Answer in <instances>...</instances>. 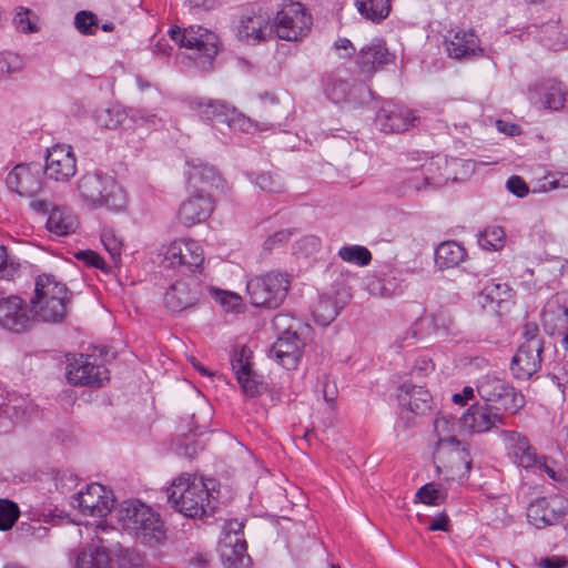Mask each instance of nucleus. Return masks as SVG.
Masks as SVG:
<instances>
[{"label":"nucleus","mask_w":568,"mask_h":568,"mask_svg":"<svg viewBox=\"0 0 568 568\" xmlns=\"http://www.w3.org/2000/svg\"><path fill=\"white\" fill-rule=\"evenodd\" d=\"M507 189L509 192L515 194L518 197H524L528 194L529 189L526 184V182L517 175H514L508 179L507 181Z\"/></svg>","instance_id":"obj_61"},{"label":"nucleus","mask_w":568,"mask_h":568,"mask_svg":"<svg viewBox=\"0 0 568 568\" xmlns=\"http://www.w3.org/2000/svg\"><path fill=\"white\" fill-rule=\"evenodd\" d=\"M567 90L555 79L535 84L528 91L529 102L539 110L559 111L565 106Z\"/></svg>","instance_id":"obj_20"},{"label":"nucleus","mask_w":568,"mask_h":568,"mask_svg":"<svg viewBox=\"0 0 568 568\" xmlns=\"http://www.w3.org/2000/svg\"><path fill=\"white\" fill-rule=\"evenodd\" d=\"M190 108L200 116L201 120L210 122L217 131L225 135V124L231 114V106L224 102L195 98L190 102Z\"/></svg>","instance_id":"obj_30"},{"label":"nucleus","mask_w":568,"mask_h":568,"mask_svg":"<svg viewBox=\"0 0 568 568\" xmlns=\"http://www.w3.org/2000/svg\"><path fill=\"white\" fill-rule=\"evenodd\" d=\"M324 92L334 103L346 101L349 93V84L339 79H328L325 83Z\"/></svg>","instance_id":"obj_52"},{"label":"nucleus","mask_w":568,"mask_h":568,"mask_svg":"<svg viewBox=\"0 0 568 568\" xmlns=\"http://www.w3.org/2000/svg\"><path fill=\"white\" fill-rule=\"evenodd\" d=\"M437 440L434 463L439 473H447L450 478L463 477L470 470L469 454L456 437L455 418L438 415L434 420Z\"/></svg>","instance_id":"obj_2"},{"label":"nucleus","mask_w":568,"mask_h":568,"mask_svg":"<svg viewBox=\"0 0 568 568\" xmlns=\"http://www.w3.org/2000/svg\"><path fill=\"white\" fill-rule=\"evenodd\" d=\"M201 295L197 280L189 277L186 280L176 281L170 286L164 295L165 306L172 312H181L194 306Z\"/></svg>","instance_id":"obj_25"},{"label":"nucleus","mask_w":568,"mask_h":568,"mask_svg":"<svg viewBox=\"0 0 568 568\" xmlns=\"http://www.w3.org/2000/svg\"><path fill=\"white\" fill-rule=\"evenodd\" d=\"M71 504L85 516L104 517L114 507V495L105 486L92 483L74 495Z\"/></svg>","instance_id":"obj_12"},{"label":"nucleus","mask_w":568,"mask_h":568,"mask_svg":"<svg viewBox=\"0 0 568 568\" xmlns=\"http://www.w3.org/2000/svg\"><path fill=\"white\" fill-rule=\"evenodd\" d=\"M536 473H545L551 480L562 483L566 480V471L554 459L546 456H538L536 465L531 468Z\"/></svg>","instance_id":"obj_49"},{"label":"nucleus","mask_w":568,"mask_h":568,"mask_svg":"<svg viewBox=\"0 0 568 568\" xmlns=\"http://www.w3.org/2000/svg\"><path fill=\"white\" fill-rule=\"evenodd\" d=\"M214 210V200L212 194L190 191V196L184 201L179 210V221L185 226H193L204 222Z\"/></svg>","instance_id":"obj_26"},{"label":"nucleus","mask_w":568,"mask_h":568,"mask_svg":"<svg viewBox=\"0 0 568 568\" xmlns=\"http://www.w3.org/2000/svg\"><path fill=\"white\" fill-rule=\"evenodd\" d=\"M500 436L515 464L526 469L536 465L539 455L525 435L515 430H503Z\"/></svg>","instance_id":"obj_29"},{"label":"nucleus","mask_w":568,"mask_h":568,"mask_svg":"<svg viewBox=\"0 0 568 568\" xmlns=\"http://www.w3.org/2000/svg\"><path fill=\"white\" fill-rule=\"evenodd\" d=\"M38 16L28 8L19 7L13 18V24L19 32L33 33L39 30Z\"/></svg>","instance_id":"obj_48"},{"label":"nucleus","mask_w":568,"mask_h":568,"mask_svg":"<svg viewBox=\"0 0 568 568\" xmlns=\"http://www.w3.org/2000/svg\"><path fill=\"white\" fill-rule=\"evenodd\" d=\"M312 26V16L301 2L283 4L274 21V31L280 39L297 41L305 37Z\"/></svg>","instance_id":"obj_10"},{"label":"nucleus","mask_w":568,"mask_h":568,"mask_svg":"<svg viewBox=\"0 0 568 568\" xmlns=\"http://www.w3.org/2000/svg\"><path fill=\"white\" fill-rule=\"evenodd\" d=\"M510 287L506 283H487L479 293L478 302L483 307L500 304L510 297Z\"/></svg>","instance_id":"obj_41"},{"label":"nucleus","mask_w":568,"mask_h":568,"mask_svg":"<svg viewBox=\"0 0 568 568\" xmlns=\"http://www.w3.org/2000/svg\"><path fill=\"white\" fill-rule=\"evenodd\" d=\"M109 538L106 550L109 556L115 560L119 568H139L143 565V557L135 549L124 547L121 542L115 540L112 536Z\"/></svg>","instance_id":"obj_37"},{"label":"nucleus","mask_w":568,"mask_h":568,"mask_svg":"<svg viewBox=\"0 0 568 568\" xmlns=\"http://www.w3.org/2000/svg\"><path fill=\"white\" fill-rule=\"evenodd\" d=\"M337 255L344 262L357 265V266H366L372 261L371 251L362 245H345L342 246Z\"/></svg>","instance_id":"obj_43"},{"label":"nucleus","mask_w":568,"mask_h":568,"mask_svg":"<svg viewBox=\"0 0 568 568\" xmlns=\"http://www.w3.org/2000/svg\"><path fill=\"white\" fill-rule=\"evenodd\" d=\"M104 535L120 536L114 527H108L103 524L97 526V544L82 548L74 558V568H111L112 559L108 554L106 545L109 538Z\"/></svg>","instance_id":"obj_14"},{"label":"nucleus","mask_w":568,"mask_h":568,"mask_svg":"<svg viewBox=\"0 0 568 568\" xmlns=\"http://www.w3.org/2000/svg\"><path fill=\"white\" fill-rule=\"evenodd\" d=\"M101 242L105 251L110 254L112 261L118 263L122 254V240L116 236L113 230L104 229L101 233Z\"/></svg>","instance_id":"obj_53"},{"label":"nucleus","mask_w":568,"mask_h":568,"mask_svg":"<svg viewBox=\"0 0 568 568\" xmlns=\"http://www.w3.org/2000/svg\"><path fill=\"white\" fill-rule=\"evenodd\" d=\"M292 234L293 233L291 230H281V231L275 232L274 234L270 235L265 240L264 245H263L264 250L272 251L276 247L284 245L285 243L288 242Z\"/></svg>","instance_id":"obj_60"},{"label":"nucleus","mask_w":568,"mask_h":568,"mask_svg":"<svg viewBox=\"0 0 568 568\" xmlns=\"http://www.w3.org/2000/svg\"><path fill=\"white\" fill-rule=\"evenodd\" d=\"M31 324L30 311L16 295L0 297V326L13 333L26 331Z\"/></svg>","instance_id":"obj_23"},{"label":"nucleus","mask_w":568,"mask_h":568,"mask_svg":"<svg viewBox=\"0 0 568 568\" xmlns=\"http://www.w3.org/2000/svg\"><path fill=\"white\" fill-rule=\"evenodd\" d=\"M232 368L243 392L253 397L260 394L262 383L251 369L250 351L242 348L232 359Z\"/></svg>","instance_id":"obj_35"},{"label":"nucleus","mask_w":568,"mask_h":568,"mask_svg":"<svg viewBox=\"0 0 568 568\" xmlns=\"http://www.w3.org/2000/svg\"><path fill=\"white\" fill-rule=\"evenodd\" d=\"M78 193L81 201L92 209L104 206L119 212L126 205L124 190L106 174L85 173L78 182Z\"/></svg>","instance_id":"obj_5"},{"label":"nucleus","mask_w":568,"mask_h":568,"mask_svg":"<svg viewBox=\"0 0 568 568\" xmlns=\"http://www.w3.org/2000/svg\"><path fill=\"white\" fill-rule=\"evenodd\" d=\"M118 524L124 531L148 546H158L165 539L160 515L139 499H128L115 508Z\"/></svg>","instance_id":"obj_3"},{"label":"nucleus","mask_w":568,"mask_h":568,"mask_svg":"<svg viewBox=\"0 0 568 568\" xmlns=\"http://www.w3.org/2000/svg\"><path fill=\"white\" fill-rule=\"evenodd\" d=\"M75 257L80 261L85 262L90 266L101 270L104 267L103 258L93 251H80L75 253Z\"/></svg>","instance_id":"obj_62"},{"label":"nucleus","mask_w":568,"mask_h":568,"mask_svg":"<svg viewBox=\"0 0 568 568\" xmlns=\"http://www.w3.org/2000/svg\"><path fill=\"white\" fill-rule=\"evenodd\" d=\"M8 187L22 196H33L42 187L40 164H18L7 176Z\"/></svg>","instance_id":"obj_21"},{"label":"nucleus","mask_w":568,"mask_h":568,"mask_svg":"<svg viewBox=\"0 0 568 568\" xmlns=\"http://www.w3.org/2000/svg\"><path fill=\"white\" fill-rule=\"evenodd\" d=\"M394 55L387 49L385 41L374 39L359 50L355 62L361 73L371 77L392 63Z\"/></svg>","instance_id":"obj_24"},{"label":"nucleus","mask_w":568,"mask_h":568,"mask_svg":"<svg viewBox=\"0 0 568 568\" xmlns=\"http://www.w3.org/2000/svg\"><path fill=\"white\" fill-rule=\"evenodd\" d=\"M341 310L335 294H322L313 305L312 314L317 324L327 326L337 317Z\"/></svg>","instance_id":"obj_38"},{"label":"nucleus","mask_w":568,"mask_h":568,"mask_svg":"<svg viewBox=\"0 0 568 568\" xmlns=\"http://www.w3.org/2000/svg\"><path fill=\"white\" fill-rule=\"evenodd\" d=\"M243 524L231 520L225 525V534L219 544L221 559L230 568H243L246 556V544L243 538Z\"/></svg>","instance_id":"obj_17"},{"label":"nucleus","mask_w":568,"mask_h":568,"mask_svg":"<svg viewBox=\"0 0 568 568\" xmlns=\"http://www.w3.org/2000/svg\"><path fill=\"white\" fill-rule=\"evenodd\" d=\"M446 50L450 58L462 60L483 54L480 41L473 30H457L446 41Z\"/></svg>","instance_id":"obj_33"},{"label":"nucleus","mask_w":568,"mask_h":568,"mask_svg":"<svg viewBox=\"0 0 568 568\" xmlns=\"http://www.w3.org/2000/svg\"><path fill=\"white\" fill-rule=\"evenodd\" d=\"M79 226L77 216L67 207H53L50 211L47 229L57 236L74 233Z\"/></svg>","instance_id":"obj_36"},{"label":"nucleus","mask_w":568,"mask_h":568,"mask_svg":"<svg viewBox=\"0 0 568 568\" xmlns=\"http://www.w3.org/2000/svg\"><path fill=\"white\" fill-rule=\"evenodd\" d=\"M404 286L396 276H387L371 284V292L382 297H392L402 294Z\"/></svg>","instance_id":"obj_50"},{"label":"nucleus","mask_w":568,"mask_h":568,"mask_svg":"<svg viewBox=\"0 0 568 568\" xmlns=\"http://www.w3.org/2000/svg\"><path fill=\"white\" fill-rule=\"evenodd\" d=\"M322 393L324 400L331 406H334L335 399L337 397V387L334 382L325 378L322 385Z\"/></svg>","instance_id":"obj_64"},{"label":"nucleus","mask_w":568,"mask_h":568,"mask_svg":"<svg viewBox=\"0 0 568 568\" xmlns=\"http://www.w3.org/2000/svg\"><path fill=\"white\" fill-rule=\"evenodd\" d=\"M214 480L193 474H181L169 488V501L185 517L203 518L213 514L217 497Z\"/></svg>","instance_id":"obj_1"},{"label":"nucleus","mask_w":568,"mask_h":568,"mask_svg":"<svg viewBox=\"0 0 568 568\" xmlns=\"http://www.w3.org/2000/svg\"><path fill=\"white\" fill-rule=\"evenodd\" d=\"M169 36L181 48L191 50V58L196 60L203 69L211 65L219 52L217 36L201 26H191L184 29L174 27L170 29Z\"/></svg>","instance_id":"obj_7"},{"label":"nucleus","mask_w":568,"mask_h":568,"mask_svg":"<svg viewBox=\"0 0 568 568\" xmlns=\"http://www.w3.org/2000/svg\"><path fill=\"white\" fill-rule=\"evenodd\" d=\"M254 183L262 191L268 193H280L284 191V184L277 176L272 173H260L256 175Z\"/></svg>","instance_id":"obj_58"},{"label":"nucleus","mask_w":568,"mask_h":568,"mask_svg":"<svg viewBox=\"0 0 568 568\" xmlns=\"http://www.w3.org/2000/svg\"><path fill=\"white\" fill-rule=\"evenodd\" d=\"M204 262L201 245L193 240L173 241L166 248L164 267L180 268L182 272H195Z\"/></svg>","instance_id":"obj_15"},{"label":"nucleus","mask_w":568,"mask_h":568,"mask_svg":"<svg viewBox=\"0 0 568 568\" xmlns=\"http://www.w3.org/2000/svg\"><path fill=\"white\" fill-rule=\"evenodd\" d=\"M19 507L11 500L0 499V530L10 529L18 520Z\"/></svg>","instance_id":"obj_54"},{"label":"nucleus","mask_w":568,"mask_h":568,"mask_svg":"<svg viewBox=\"0 0 568 568\" xmlns=\"http://www.w3.org/2000/svg\"><path fill=\"white\" fill-rule=\"evenodd\" d=\"M375 121L385 133L404 132L414 126L418 118L408 108L385 102L378 110Z\"/></svg>","instance_id":"obj_22"},{"label":"nucleus","mask_w":568,"mask_h":568,"mask_svg":"<svg viewBox=\"0 0 568 568\" xmlns=\"http://www.w3.org/2000/svg\"><path fill=\"white\" fill-rule=\"evenodd\" d=\"M416 497L425 505L437 506L445 499V494L434 484H426L419 488Z\"/></svg>","instance_id":"obj_56"},{"label":"nucleus","mask_w":568,"mask_h":568,"mask_svg":"<svg viewBox=\"0 0 568 568\" xmlns=\"http://www.w3.org/2000/svg\"><path fill=\"white\" fill-rule=\"evenodd\" d=\"M397 399L403 409L416 415H424L430 409L432 396L422 386L404 383L398 388Z\"/></svg>","instance_id":"obj_34"},{"label":"nucleus","mask_w":568,"mask_h":568,"mask_svg":"<svg viewBox=\"0 0 568 568\" xmlns=\"http://www.w3.org/2000/svg\"><path fill=\"white\" fill-rule=\"evenodd\" d=\"M290 286V274L271 271L247 281L246 291L253 306L276 308L286 298Z\"/></svg>","instance_id":"obj_6"},{"label":"nucleus","mask_w":568,"mask_h":568,"mask_svg":"<svg viewBox=\"0 0 568 568\" xmlns=\"http://www.w3.org/2000/svg\"><path fill=\"white\" fill-rule=\"evenodd\" d=\"M568 514V499L559 494L534 499L527 506V520L537 529L561 523Z\"/></svg>","instance_id":"obj_11"},{"label":"nucleus","mask_w":568,"mask_h":568,"mask_svg":"<svg viewBox=\"0 0 568 568\" xmlns=\"http://www.w3.org/2000/svg\"><path fill=\"white\" fill-rule=\"evenodd\" d=\"M291 100L288 97L283 98L265 92L260 97L257 106V116L262 123L261 130H271L275 125H281V121L288 114Z\"/></svg>","instance_id":"obj_27"},{"label":"nucleus","mask_w":568,"mask_h":568,"mask_svg":"<svg viewBox=\"0 0 568 568\" xmlns=\"http://www.w3.org/2000/svg\"><path fill=\"white\" fill-rule=\"evenodd\" d=\"M69 295L65 284L54 275H38L34 281V295L31 298L34 316L47 323L62 321L68 312Z\"/></svg>","instance_id":"obj_4"},{"label":"nucleus","mask_w":568,"mask_h":568,"mask_svg":"<svg viewBox=\"0 0 568 568\" xmlns=\"http://www.w3.org/2000/svg\"><path fill=\"white\" fill-rule=\"evenodd\" d=\"M20 274L18 258L8 254L4 246L0 245V280L12 281Z\"/></svg>","instance_id":"obj_51"},{"label":"nucleus","mask_w":568,"mask_h":568,"mask_svg":"<svg viewBox=\"0 0 568 568\" xmlns=\"http://www.w3.org/2000/svg\"><path fill=\"white\" fill-rule=\"evenodd\" d=\"M504 410L486 403L473 404L460 417V425L471 434H483L505 425Z\"/></svg>","instance_id":"obj_16"},{"label":"nucleus","mask_w":568,"mask_h":568,"mask_svg":"<svg viewBox=\"0 0 568 568\" xmlns=\"http://www.w3.org/2000/svg\"><path fill=\"white\" fill-rule=\"evenodd\" d=\"M128 114L119 108L100 109L94 113L97 125L103 129L115 130L123 124Z\"/></svg>","instance_id":"obj_44"},{"label":"nucleus","mask_w":568,"mask_h":568,"mask_svg":"<svg viewBox=\"0 0 568 568\" xmlns=\"http://www.w3.org/2000/svg\"><path fill=\"white\" fill-rule=\"evenodd\" d=\"M457 160L448 161L444 156H435L424 163L419 170L413 171V180H423L425 183L440 186L448 180L456 178L449 172V166L456 164Z\"/></svg>","instance_id":"obj_32"},{"label":"nucleus","mask_w":568,"mask_h":568,"mask_svg":"<svg viewBox=\"0 0 568 568\" xmlns=\"http://www.w3.org/2000/svg\"><path fill=\"white\" fill-rule=\"evenodd\" d=\"M358 12L372 21L384 20L390 10L389 0H355Z\"/></svg>","instance_id":"obj_42"},{"label":"nucleus","mask_w":568,"mask_h":568,"mask_svg":"<svg viewBox=\"0 0 568 568\" xmlns=\"http://www.w3.org/2000/svg\"><path fill=\"white\" fill-rule=\"evenodd\" d=\"M44 173L48 179L68 182L77 173V159L70 145L57 144L48 150Z\"/></svg>","instance_id":"obj_19"},{"label":"nucleus","mask_w":568,"mask_h":568,"mask_svg":"<svg viewBox=\"0 0 568 568\" xmlns=\"http://www.w3.org/2000/svg\"><path fill=\"white\" fill-rule=\"evenodd\" d=\"M231 114L227 116L225 124V134H227L229 131H243V132H254V131H262L261 121H253L252 119L247 118L246 115L237 112L235 109L231 108Z\"/></svg>","instance_id":"obj_46"},{"label":"nucleus","mask_w":568,"mask_h":568,"mask_svg":"<svg viewBox=\"0 0 568 568\" xmlns=\"http://www.w3.org/2000/svg\"><path fill=\"white\" fill-rule=\"evenodd\" d=\"M292 321L288 315L278 314L273 320V326L276 329H283L277 339L270 349V357L276 361L286 369L296 368L304 348L303 341L298 337L293 326L288 324Z\"/></svg>","instance_id":"obj_8"},{"label":"nucleus","mask_w":568,"mask_h":568,"mask_svg":"<svg viewBox=\"0 0 568 568\" xmlns=\"http://www.w3.org/2000/svg\"><path fill=\"white\" fill-rule=\"evenodd\" d=\"M67 378L72 385L102 386L109 379V372L103 365L92 362L88 355H79L69 359Z\"/></svg>","instance_id":"obj_18"},{"label":"nucleus","mask_w":568,"mask_h":568,"mask_svg":"<svg viewBox=\"0 0 568 568\" xmlns=\"http://www.w3.org/2000/svg\"><path fill=\"white\" fill-rule=\"evenodd\" d=\"M21 70L22 60L18 54L12 52L0 53V80L7 79Z\"/></svg>","instance_id":"obj_55"},{"label":"nucleus","mask_w":568,"mask_h":568,"mask_svg":"<svg viewBox=\"0 0 568 568\" xmlns=\"http://www.w3.org/2000/svg\"><path fill=\"white\" fill-rule=\"evenodd\" d=\"M271 18L261 8L245 11L236 26V37L246 44H257L273 38Z\"/></svg>","instance_id":"obj_13"},{"label":"nucleus","mask_w":568,"mask_h":568,"mask_svg":"<svg viewBox=\"0 0 568 568\" xmlns=\"http://www.w3.org/2000/svg\"><path fill=\"white\" fill-rule=\"evenodd\" d=\"M478 244L487 251H499L505 245V231L501 226H487L478 237Z\"/></svg>","instance_id":"obj_45"},{"label":"nucleus","mask_w":568,"mask_h":568,"mask_svg":"<svg viewBox=\"0 0 568 568\" xmlns=\"http://www.w3.org/2000/svg\"><path fill=\"white\" fill-rule=\"evenodd\" d=\"M210 294L226 313H239L243 307V300L237 293L210 287Z\"/></svg>","instance_id":"obj_47"},{"label":"nucleus","mask_w":568,"mask_h":568,"mask_svg":"<svg viewBox=\"0 0 568 568\" xmlns=\"http://www.w3.org/2000/svg\"><path fill=\"white\" fill-rule=\"evenodd\" d=\"M523 336L525 338L523 345H530L532 342L542 345V339L539 336V328L536 323H526L524 325Z\"/></svg>","instance_id":"obj_63"},{"label":"nucleus","mask_w":568,"mask_h":568,"mask_svg":"<svg viewBox=\"0 0 568 568\" xmlns=\"http://www.w3.org/2000/svg\"><path fill=\"white\" fill-rule=\"evenodd\" d=\"M465 255V248L457 242H443L435 251V263L439 268H450L463 262Z\"/></svg>","instance_id":"obj_39"},{"label":"nucleus","mask_w":568,"mask_h":568,"mask_svg":"<svg viewBox=\"0 0 568 568\" xmlns=\"http://www.w3.org/2000/svg\"><path fill=\"white\" fill-rule=\"evenodd\" d=\"M477 393L484 403L491 404L511 415L525 405L524 395L494 374H487L478 381Z\"/></svg>","instance_id":"obj_9"},{"label":"nucleus","mask_w":568,"mask_h":568,"mask_svg":"<svg viewBox=\"0 0 568 568\" xmlns=\"http://www.w3.org/2000/svg\"><path fill=\"white\" fill-rule=\"evenodd\" d=\"M131 118L141 125H145L146 128H158L161 124V119L149 111L145 110H134L132 111Z\"/></svg>","instance_id":"obj_59"},{"label":"nucleus","mask_w":568,"mask_h":568,"mask_svg":"<svg viewBox=\"0 0 568 568\" xmlns=\"http://www.w3.org/2000/svg\"><path fill=\"white\" fill-rule=\"evenodd\" d=\"M542 323L551 333L568 325V307L561 306L557 298L547 302L542 314Z\"/></svg>","instance_id":"obj_40"},{"label":"nucleus","mask_w":568,"mask_h":568,"mask_svg":"<svg viewBox=\"0 0 568 568\" xmlns=\"http://www.w3.org/2000/svg\"><path fill=\"white\" fill-rule=\"evenodd\" d=\"M187 184L189 191L212 194V190L221 183V176L213 165L203 162L201 159L187 161Z\"/></svg>","instance_id":"obj_28"},{"label":"nucleus","mask_w":568,"mask_h":568,"mask_svg":"<svg viewBox=\"0 0 568 568\" xmlns=\"http://www.w3.org/2000/svg\"><path fill=\"white\" fill-rule=\"evenodd\" d=\"M544 345L532 342L530 345H520L511 362L515 377L527 379L535 374L541 365Z\"/></svg>","instance_id":"obj_31"},{"label":"nucleus","mask_w":568,"mask_h":568,"mask_svg":"<svg viewBox=\"0 0 568 568\" xmlns=\"http://www.w3.org/2000/svg\"><path fill=\"white\" fill-rule=\"evenodd\" d=\"M74 26L82 34H94L98 26V19L91 11H80L74 17Z\"/></svg>","instance_id":"obj_57"}]
</instances>
